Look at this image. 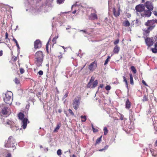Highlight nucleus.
Here are the masks:
<instances>
[{"mask_svg":"<svg viewBox=\"0 0 157 157\" xmlns=\"http://www.w3.org/2000/svg\"><path fill=\"white\" fill-rule=\"evenodd\" d=\"M35 63L38 67L41 66L42 63L44 55L43 52L40 51H38L35 53Z\"/></svg>","mask_w":157,"mask_h":157,"instance_id":"f257e3e1","label":"nucleus"},{"mask_svg":"<svg viewBox=\"0 0 157 157\" xmlns=\"http://www.w3.org/2000/svg\"><path fill=\"white\" fill-rule=\"evenodd\" d=\"M155 21L154 20H149L145 23V25L149 27L147 28V29H144L143 30L144 34L146 36L148 35L149 31L155 27Z\"/></svg>","mask_w":157,"mask_h":157,"instance_id":"f03ea898","label":"nucleus"},{"mask_svg":"<svg viewBox=\"0 0 157 157\" xmlns=\"http://www.w3.org/2000/svg\"><path fill=\"white\" fill-rule=\"evenodd\" d=\"M0 113L2 115L7 117L10 113V111L9 107L5 104L2 105L0 107Z\"/></svg>","mask_w":157,"mask_h":157,"instance_id":"7ed1b4c3","label":"nucleus"},{"mask_svg":"<svg viewBox=\"0 0 157 157\" xmlns=\"http://www.w3.org/2000/svg\"><path fill=\"white\" fill-rule=\"evenodd\" d=\"M24 114L21 113H20L18 114V117L19 119L21 120V127L24 129H25L27 126V123L29 122L26 118H24Z\"/></svg>","mask_w":157,"mask_h":157,"instance_id":"20e7f679","label":"nucleus"},{"mask_svg":"<svg viewBox=\"0 0 157 157\" xmlns=\"http://www.w3.org/2000/svg\"><path fill=\"white\" fill-rule=\"evenodd\" d=\"M15 141L14 140L13 137L10 136L8 138L7 143L5 144V146L7 147H12L13 150L16 149V147L14 145Z\"/></svg>","mask_w":157,"mask_h":157,"instance_id":"39448f33","label":"nucleus"},{"mask_svg":"<svg viewBox=\"0 0 157 157\" xmlns=\"http://www.w3.org/2000/svg\"><path fill=\"white\" fill-rule=\"evenodd\" d=\"M151 10H136V13L138 16L141 15L142 17H149L151 15Z\"/></svg>","mask_w":157,"mask_h":157,"instance_id":"423d86ee","label":"nucleus"},{"mask_svg":"<svg viewBox=\"0 0 157 157\" xmlns=\"http://www.w3.org/2000/svg\"><path fill=\"white\" fill-rule=\"evenodd\" d=\"M12 93L10 91H9L5 94V97L4 98L5 102L9 105L12 103V98L11 97Z\"/></svg>","mask_w":157,"mask_h":157,"instance_id":"0eeeda50","label":"nucleus"},{"mask_svg":"<svg viewBox=\"0 0 157 157\" xmlns=\"http://www.w3.org/2000/svg\"><path fill=\"white\" fill-rule=\"evenodd\" d=\"M95 78L94 77L92 76L89 83H88L87 86L89 88H94L98 84V81L97 80H95L94 82Z\"/></svg>","mask_w":157,"mask_h":157,"instance_id":"6e6552de","label":"nucleus"},{"mask_svg":"<svg viewBox=\"0 0 157 157\" xmlns=\"http://www.w3.org/2000/svg\"><path fill=\"white\" fill-rule=\"evenodd\" d=\"M81 98L80 97H76L73 100L72 103L73 107L77 110L79 107Z\"/></svg>","mask_w":157,"mask_h":157,"instance_id":"1a4fd4ad","label":"nucleus"},{"mask_svg":"<svg viewBox=\"0 0 157 157\" xmlns=\"http://www.w3.org/2000/svg\"><path fill=\"white\" fill-rule=\"evenodd\" d=\"M77 3H76L74 5H73L71 7L72 9H74L75 10H81L83 9H86V8H85L82 5H78Z\"/></svg>","mask_w":157,"mask_h":157,"instance_id":"9d476101","label":"nucleus"},{"mask_svg":"<svg viewBox=\"0 0 157 157\" xmlns=\"http://www.w3.org/2000/svg\"><path fill=\"white\" fill-rule=\"evenodd\" d=\"M97 63L96 62L94 61L91 63L89 66V69L90 71H93L97 67Z\"/></svg>","mask_w":157,"mask_h":157,"instance_id":"9b49d317","label":"nucleus"},{"mask_svg":"<svg viewBox=\"0 0 157 157\" xmlns=\"http://www.w3.org/2000/svg\"><path fill=\"white\" fill-rule=\"evenodd\" d=\"M97 13L95 11L94 12L91 13L89 16V18L91 20H97L98 19Z\"/></svg>","mask_w":157,"mask_h":157,"instance_id":"f8f14e48","label":"nucleus"},{"mask_svg":"<svg viewBox=\"0 0 157 157\" xmlns=\"http://www.w3.org/2000/svg\"><path fill=\"white\" fill-rule=\"evenodd\" d=\"M34 47L35 49L40 48L42 47V44L39 40H36L34 42Z\"/></svg>","mask_w":157,"mask_h":157,"instance_id":"ddd939ff","label":"nucleus"},{"mask_svg":"<svg viewBox=\"0 0 157 157\" xmlns=\"http://www.w3.org/2000/svg\"><path fill=\"white\" fill-rule=\"evenodd\" d=\"M145 41L147 45L149 47L153 44V41L151 38H147L145 39Z\"/></svg>","mask_w":157,"mask_h":157,"instance_id":"4468645a","label":"nucleus"},{"mask_svg":"<svg viewBox=\"0 0 157 157\" xmlns=\"http://www.w3.org/2000/svg\"><path fill=\"white\" fill-rule=\"evenodd\" d=\"M145 6L148 10H153V6L150 2H147L145 3Z\"/></svg>","mask_w":157,"mask_h":157,"instance_id":"2eb2a0df","label":"nucleus"},{"mask_svg":"<svg viewBox=\"0 0 157 157\" xmlns=\"http://www.w3.org/2000/svg\"><path fill=\"white\" fill-rule=\"evenodd\" d=\"M135 9L136 10H144V7L143 4H139L136 6Z\"/></svg>","mask_w":157,"mask_h":157,"instance_id":"dca6fc26","label":"nucleus"},{"mask_svg":"<svg viewBox=\"0 0 157 157\" xmlns=\"http://www.w3.org/2000/svg\"><path fill=\"white\" fill-rule=\"evenodd\" d=\"M120 50V48L117 45H116L114 47L113 50L114 53L117 54L118 53Z\"/></svg>","mask_w":157,"mask_h":157,"instance_id":"f3484780","label":"nucleus"},{"mask_svg":"<svg viewBox=\"0 0 157 157\" xmlns=\"http://www.w3.org/2000/svg\"><path fill=\"white\" fill-rule=\"evenodd\" d=\"M131 103L129 101L128 99H127L125 103V108L127 109H129L131 106Z\"/></svg>","mask_w":157,"mask_h":157,"instance_id":"a211bd4d","label":"nucleus"},{"mask_svg":"<svg viewBox=\"0 0 157 157\" xmlns=\"http://www.w3.org/2000/svg\"><path fill=\"white\" fill-rule=\"evenodd\" d=\"M120 10H113V14L116 17H118L120 14Z\"/></svg>","mask_w":157,"mask_h":157,"instance_id":"6ab92c4d","label":"nucleus"},{"mask_svg":"<svg viewBox=\"0 0 157 157\" xmlns=\"http://www.w3.org/2000/svg\"><path fill=\"white\" fill-rule=\"evenodd\" d=\"M123 25L125 27H128L130 25V24L128 20H125L123 23Z\"/></svg>","mask_w":157,"mask_h":157,"instance_id":"aec40b11","label":"nucleus"},{"mask_svg":"<svg viewBox=\"0 0 157 157\" xmlns=\"http://www.w3.org/2000/svg\"><path fill=\"white\" fill-rule=\"evenodd\" d=\"M61 125V123H59L57 125V126L56 127L55 129L54 130V132H55L57 131V130H59L60 127Z\"/></svg>","mask_w":157,"mask_h":157,"instance_id":"412c9836","label":"nucleus"},{"mask_svg":"<svg viewBox=\"0 0 157 157\" xmlns=\"http://www.w3.org/2000/svg\"><path fill=\"white\" fill-rule=\"evenodd\" d=\"M32 13H33L34 15H37L39 13H40L41 12V10H32Z\"/></svg>","mask_w":157,"mask_h":157,"instance_id":"4be33fe9","label":"nucleus"},{"mask_svg":"<svg viewBox=\"0 0 157 157\" xmlns=\"http://www.w3.org/2000/svg\"><path fill=\"white\" fill-rule=\"evenodd\" d=\"M130 83L132 84H133V76L132 74H130Z\"/></svg>","mask_w":157,"mask_h":157,"instance_id":"5701e85b","label":"nucleus"},{"mask_svg":"<svg viewBox=\"0 0 157 157\" xmlns=\"http://www.w3.org/2000/svg\"><path fill=\"white\" fill-rule=\"evenodd\" d=\"M101 137L102 136H101V137L98 138L97 139L95 145H96L97 144H99V143H100L101 141Z\"/></svg>","mask_w":157,"mask_h":157,"instance_id":"b1692460","label":"nucleus"},{"mask_svg":"<svg viewBox=\"0 0 157 157\" xmlns=\"http://www.w3.org/2000/svg\"><path fill=\"white\" fill-rule=\"evenodd\" d=\"M11 128H12V130L14 131H16L18 129V128H17L16 126H14L13 125H10V126Z\"/></svg>","mask_w":157,"mask_h":157,"instance_id":"393cba45","label":"nucleus"},{"mask_svg":"<svg viewBox=\"0 0 157 157\" xmlns=\"http://www.w3.org/2000/svg\"><path fill=\"white\" fill-rule=\"evenodd\" d=\"M81 118L82 119V121L83 122L85 121L86 119V117L85 116H81Z\"/></svg>","mask_w":157,"mask_h":157,"instance_id":"a878e982","label":"nucleus"},{"mask_svg":"<svg viewBox=\"0 0 157 157\" xmlns=\"http://www.w3.org/2000/svg\"><path fill=\"white\" fill-rule=\"evenodd\" d=\"M13 41H14L17 47L18 48V49H19L20 48L19 46V44H18V43L17 42V40H16L14 38H13Z\"/></svg>","mask_w":157,"mask_h":157,"instance_id":"bb28decb","label":"nucleus"},{"mask_svg":"<svg viewBox=\"0 0 157 157\" xmlns=\"http://www.w3.org/2000/svg\"><path fill=\"white\" fill-rule=\"evenodd\" d=\"M131 70L135 74L136 73V69L133 66H132L131 67Z\"/></svg>","mask_w":157,"mask_h":157,"instance_id":"cd10ccee","label":"nucleus"},{"mask_svg":"<svg viewBox=\"0 0 157 157\" xmlns=\"http://www.w3.org/2000/svg\"><path fill=\"white\" fill-rule=\"evenodd\" d=\"M104 135H105L108 132V130L106 127H105L104 128Z\"/></svg>","mask_w":157,"mask_h":157,"instance_id":"c85d7f7f","label":"nucleus"},{"mask_svg":"<svg viewBox=\"0 0 157 157\" xmlns=\"http://www.w3.org/2000/svg\"><path fill=\"white\" fill-rule=\"evenodd\" d=\"M108 147L109 146L108 145H106L103 148H102V149H100L99 150V151H102L104 150H106L107 149H108Z\"/></svg>","mask_w":157,"mask_h":157,"instance_id":"c756f323","label":"nucleus"},{"mask_svg":"<svg viewBox=\"0 0 157 157\" xmlns=\"http://www.w3.org/2000/svg\"><path fill=\"white\" fill-rule=\"evenodd\" d=\"M147 101V98L145 95H144L143 99H142V101L145 102Z\"/></svg>","mask_w":157,"mask_h":157,"instance_id":"7c9ffc66","label":"nucleus"},{"mask_svg":"<svg viewBox=\"0 0 157 157\" xmlns=\"http://www.w3.org/2000/svg\"><path fill=\"white\" fill-rule=\"evenodd\" d=\"M15 82L17 84H19L20 83L19 80L17 78H15L14 80Z\"/></svg>","mask_w":157,"mask_h":157,"instance_id":"2f4dec72","label":"nucleus"},{"mask_svg":"<svg viewBox=\"0 0 157 157\" xmlns=\"http://www.w3.org/2000/svg\"><path fill=\"white\" fill-rule=\"evenodd\" d=\"M57 153L58 155H60L62 154L61 150L60 149L58 150L57 151Z\"/></svg>","mask_w":157,"mask_h":157,"instance_id":"473e14b6","label":"nucleus"},{"mask_svg":"<svg viewBox=\"0 0 157 157\" xmlns=\"http://www.w3.org/2000/svg\"><path fill=\"white\" fill-rule=\"evenodd\" d=\"M65 0H57V2L59 4H61L63 3Z\"/></svg>","mask_w":157,"mask_h":157,"instance_id":"72a5a7b5","label":"nucleus"},{"mask_svg":"<svg viewBox=\"0 0 157 157\" xmlns=\"http://www.w3.org/2000/svg\"><path fill=\"white\" fill-rule=\"evenodd\" d=\"M151 51L153 53H157V49H156L155 48H151Z\"/></svg>","mask_w":157,"mask_h":157,"instance_id":"f704fd0d","label":"nucleus"},{"mask_svg":"<svg viewBox=\"0 0 157 157\" xmlns=\"http://www.w3.org/2000/svg\"><path fill=\"white\" fill-rule=\"evenodd\" d=\"M58 38V36H55L53 39L52 41L53 43H56V40Z\"/></svg>","mask_w":157,"mask_h":157,"instance_id":"c9c22d12","label":"nucleus"},{"mask_svg":"<svg viewBox=\"0 0 157 157\" xmlns=\"http://www.w3.org/2000/svg\"><path fill=\"white\" fill-rule=\"evenodd\" d=\"M7 124L8 125H12V124H13V122L10 120H7L6 121Z\"/></svg>","mask_w":157,"mask_h":157,"instance_id":"e433bc0d","label":"nucleus"},{"mask_svg":"<svg viewBox=\"0 0 157 157\" xmlns=\"http://www.w3.org/2000/svg\"><path fill=\"white\" fill-rule=\"evenodd\" d=\"M41 1V0H33L34 3H35L34 5L36 6V4L40 2Z\"/></svg>","mask_w":157,"mask_h":157,"instance_id":"4c0bfd02","label":"nucleus"},{"mask_svg":"<svg viewBox=\"0 0 157 157\" xmlns=\"http://www.w3.org/2000/svg\"><path fill=\"white\" fill-rule=\"evenodd\" d=\"M41 95V93L39 92L38 93H37L36 94V96L38 97V98H39V100H41V98H40V95Z\"/></svg>","mask_w":157,"mask_h":157,"instance_id":"58836bf2","label":"nucleus"},{"mask_svg":"<svg viewBox=\"0 0 157 157\" xmlns=\"http://www.w3.org/2000/svg\"><path fill=\"white\" fill-rule=\"evenodd\" d=\"M111 87L110 86L107 85L105 87V89L107 90H109L110 89Z\"/></svg>","mask_w":157,"mask_h":157,"instance_id":"ea45409f","label":"nucleus"},{"mask_svg":"<svg viewBox=\"0 0 157 157\" xmlns=\"http://www.w3.org/2000/svg\"><path fill=\"white\" fill-rule=\"evenodd\" d=\"M20 71L21 74H23L24 72V69L22 68H21L20 69Z\"/></svg>","mask_w":157,"mask_h":157,"instance_id":"a19ab883","label":"nucleus"},{"mask_svg":"<svg viewBox=\"0 0 157 157\" xmlns=\"http://www.w3.org/2000/svg\"><path fill=\"white\" fill-rule=\"evenodd\" d=\"M5 157H12V156L11 154L8 153L7 154Z\"/></svg>","mask_w":157,"mask_h":157,"instance_id":"79ce46f5","label":"nucleus"},{"mask_svg":"<svg viewBox=\"0 0 157 157\" xmlns=\"http://www.w3.org/2000/svg\"><path fill=\"white\" fill-rule=\"evenodd\" d=\"M68 112H69V113L71 115H74V113H73V112L72 111V110H71V109H69L68 110Z\"/></svg>","mask_w":157,"mask_h":157,"instance_id":"37998d69","label":"nucleus"},{"mask_svg":"<svg viewBox=\"0 0 157 157\" xmlns=\"http://www.w3.org/2000/svg\"><path fill=\"white\" fill-rule=\"evenodd\" d=\"M38 73L40 75H43V72L42 71L40 70L39 71Z\"/></svg>","mask_w":157,"mask_h":157,"instance_id":"c03bdc74","label":"nucleus"},{"mask_svg":"<svg viewBox=\"0 0 157 157\" xmlns=\"http://www.w3.org/2000/svg\"><path fill=\"white\" fill-rule=\"evenodd\" d=\"M13 9V7H10L9 6H6V10H7V9Z\"/></svg>","mask_w":157,"mask_h":157,"instance_id":"a18cd8bd","label":"nucleus"},{"mask_svg":"<svg viewBox=\"0 0 157 157\" xmlns=\"http://www.w3.org/2000/svg\"><path fill=\"white\" fill-rule=\"evenodd\" d=\"M123 78L124 79V82L125 83H127V82H128L127 81L124 76H123Z\"/></svg>","mask_w":157,"mask_h":157,"instance_id":"49530a36","label":"nucleus"},{"mask_svg":"<svg viewBox=\"0 0 157 157\" xmlns=\"http://www.w3.org/2000/svg\"><path fill=\"white\" fill-rule=\"evenodd\" d=\"M119 42V40L118 39L117 40L114 41V44L115 45H116V44L118 43Z\"/></svg>","mask_w":157,"mask_h":157,"instance_id":"de8ad7c7","label":"nucleus"},{"mask_svg":"<svg viewBox=\"0 0 157 157\" xmlns=\"http://www.w3.org/2000/svg\"><path fill=\"white\" fill-rule=\"evenodd\" d=\"M142 83L145 86H147L148 85L144 80L142 81Z\"/></svg>","mask_w":157,"mask_h":157,"instance_id":"09e8293b","label":"nucleus"},{"mask_svg":"<svg viewBox=\"0 0 157 157\" xmlns=\"http://www.w3.org/2000/svg\"><path fill=\"white\" fill-rule=\"evenodd\" d=\"M109 61V60H108V59H106V60H105V63H104V65H105L106 64H107V63H108Z\"/></svg>","mask_w":157,"mask_h":157,"instance_id":"8fccbe9b","label":"nucleus"},{"mask_svg":"<svg viewBox=\"0 0 157 157\" xmlns=\"http://www.w3.org/2000/svg\"><path fill=\"white\" fill-rule=\"evenodd\" d=\"M68 93H66L65 95H64V96L63 97V99H65V98H66V97H67V96H68Z\"/></svg>","mask_w":157,"mask_h":157,"instance_id":"3c124183","label":"nucleus"},{"mask_svg":"<svg viewBox=\"0 0 157 157\" xmlns=\"http://www.w3.org/2000/svg\"><path fill=\"white\" fill-rule=\"evenodd\" d=\"M48 43H49V41H48V43H47V44H46V49L47 50V51L48 50Z\"/></svg>","mask_w":157,"mask_h":157,"instance_id":"603ef678","label":"nucleus"},{"mask_svg":"<svg viewBox=\"0 0 157 157\" xmlns=\"http://www.w3.org/2000/svg\"><path fill=\"white\" fill-rule=\"evenodd\" d=\"M5 36H6V39H7L8 38V33H6V34H5Z\"/></svg>","mask_w":157,"mask_h":157,"instance_id":"864d4df0","label":"nucleus"},{"mask_svg":"<svg viewBox=\"0 0 157 157\" xmlns=\"http://www.w3.org/2000/svg\"><path fill=\"white\" fill-rule=\"evenodd\" d=\"M120 119L121 120H123L124 119V116L123 115L121 114Z\"/></svg>","mask_w":157,"mask_h":157,"instance_id":"5fc2aeb1","label":"nucleus"},{"mask_svg":"<svg viewBox=\"0 0 157 157\" xmlns=\"http://www.w3.org/2000/svg\"><path fill=\"white\" fill-rule=\"evenodd\" d=\"M103 84H101L100 86L99 87H98V90H99L100 87L102 88L103 87Z\"/></svg>","mask_w":157,"mask_h":157,"instance_id":"6e6d98bb","label":"nucleus"},{"mask_svg":"<svg viewBox=\"0 0 157 157\" xmlns=\"http://www.w3.org/2000/svg\"><path fill=\"white\" fill-rule=\"evenodd\" d=\"M84 68V67L80 68H78V69H80L79 71L78 72V73H79Z\"/></svg>","mask_w":157,"mask_h":157,"instance_id":"4d7b16f0","label":"nucleus"},{"mask_svg":"<svg viewBox=\"0 0 157 157\" xmlns=\"http://www.w3.org/2000/svg\"><path fill=\"white\" fill-rule=\"evenodd\" d=\"M80 32H83L84 33H87L86 31V30H80Z\"/></svg>","mask_w":157,"mask_h":157,"instance_id":"13d9d810","label":"nucleus"},{"mask_svg":"<svg viewBox=\"0 0 157 157\" xmlns=\"http://www.w3.org/2000/svg\"><path fill=\"white\" fill-rule=\"evenodd\" d=\"M153 13L155 16H157V12L156 11H155L153 12Z\"/></svg>","mask_w":157,"mask_h":157,"instance_id":"bf43d9fd","label":"nucleus"},{"mask_svg":"<svg viewBox=\"0 0 157 157\" xmlns=\"http://www.w3.org/2000/svg\"><path fill=\"white\" fill-rule=\"evenodd\" d=\"M44 150L45 152H46L47 151H48V149L47 148H45L44 149Z\"/></svg>","mask_w":157,"mask_h":157,"instance_id":"052dcab7","label":"nucleus"},{"mask_svg":"<svg viewBox=\"0 0 157 157\" xmlns=\"http://www.w3.org/2000/svg\"><path fill=\"white\" fill-rule=\"evenodd\" d=\"M93 132H97L98 131V130L97 129H95L94 128V129H93Z\"/></svg>","mask_w":157,"mask_h":157,"instance_id":"680f3d73","label":"nucleus"},{"mask_svg":"<svg viewBox=\"0 0 157 157\" xmlns=\"http://www.w3.org/2000/svg\"><path fill=\"white\" fill-rule=\"evenodd\" d=\"M155 48L156 49H157V42H156V44H155Z\"/></svg>","mask_w":157,"mask_h":157,"instance_id":"e2e57ef3","label":"nucleus"},{"mask_svg":"<svg viewBox=\"0 0 157 157\" xmlns=\"http://www.w3.org/2000/svg\"><path fill=\"white\" fill-rule=\"evenodd\" d=\"M2 50H1L0 51V56H2Z\"/></svg>","mask_w":157,"mask_h":157,"instance_id":"0e129e2a","label":"nucleus"},{"mask_svg":"<svg viewBox=\"0 0 157 157\" xmlns=\"http://www.w3.org/2000/svg\"><path fill=\"white\" fill-rule=\"evenodd\" d=\"M155 146L156 147L157 146V140L156 141L155 144Z\"/></svg>","mask_w":157,"mask_h":157,"instance_id":"69168bd1","label":"nucleus"},{"mask_svg":"<svg viewBox=\"0 0 157 157\" xmlns=\"http://www.w3.org/2000/svg\"><path fill=\"white\" fill-rule=\"evenodd\" d=\"M58 112L59 113H60L62 112V110L60 109H59L58 110Z\"/></svg>","mask_w":157,"mask_h":157,"instance_id":"338daca9","label":"nucleus"},{"mask_svg":"<svg viewBox=\"0 0 157 157\" xmlns=\"http://www.w3.org/2000/svg\"><path fill=\"white\" fill-rule=\"evenodd\" d=\"M71 28V26H68V28H66V30H68V29H70Z\"/></svg>","mask_w":157,"mask_h":157,"instance_id":"774afa93","label":"nucleus"}]
</instances>
